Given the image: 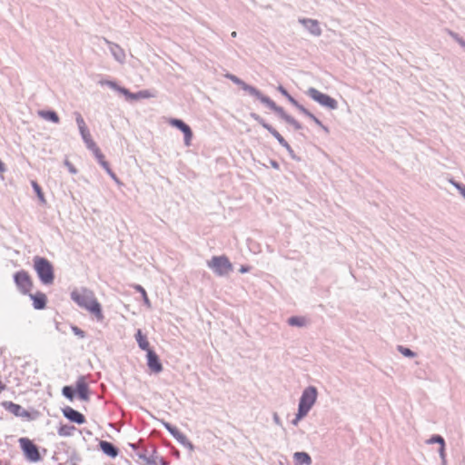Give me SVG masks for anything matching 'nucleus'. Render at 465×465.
I'll list each match as a JSON object with an SVG mask.
<instances>
[{
	"label": "nucleus",
	"mask_w": 465,
	"mask_h": 465,
	"mask_svg": "<svg viewBox=\"0 0 465 465\" xmlns=\"http://www.w3.org/2000/svg\"><path fill=\"white\" fill-rule=\"evenodd\" d=\"M104 42L108 45L109 50L114 56V58L119 62L120 64H124L125 61V53L122 47H120L118 45L110 42L107 39H104Z\"/></svg>",
	"instance_id": "dca6fc26"
},
{
	"label": "nucleus",
	"mask_w": 465,
	"mask_h": 465,
	"mask_svg": "<svg viewBox=\"0 0 465 465\" xmlns=\"http://www.w3.org/2000/svg\"><path fill=\"white\" fill-rule=\"evenodd\" d=\"M314 123L320 126L321 128H322L326 133H329V129L323 125V124L322 123L321 120H319L317 117L314 119Z\"/></svg>",
	"instance_id": "09e8293b"
},
{
	"label": "nucleus",
	"mask_w": 465,
	"mask_h": 465,
	"mask_svg": "<svg viewBox=\"0 0 465 465\" xmlns=\"http://www.w3.org/2000/svg\"><path fill=\"white\" fill-rule=\"evenodd\" d=\"M64 416L72 422L84 424L85 417L78 411L67 406L62 410Z\"/></svg>",
	"instance_id": "ddd939ff"
},
{
	"label": "nucleus",
	"mask_w": 465,
	"mask_h": 465,
	"mask_svg": "<svg viewBox=\"0 0 465 465\" xmlns=\"http://www.w3.org/2000/svg\"><path fill=\"white\" fill-rule=\"evenodd\" d=\"M131 447H132L133 449H135V445H134V444H131Z\"/></svg>",
	"instance_id": "052dcab7"
},
{
	"label": "nucleus",
	"mask_w": 465,
	"mask_h": 465,
	"mask_svg": "<svg viewBox=\"0 0 465 465\" xmlns=\"http://www.w3.org/2000/svg\"><path fill=\"white\" fill-rule=\"evenodd\" d=\"M5 389L6 385L2 381H0V393L4 391Z\"/></svg>",
	"instance_id": "6e6d98bb"
},
{
	"label": "nucleus",
	"mask_w": 465,
	"mask_h": 465,
	"mask_svg": "<svg viewBox=\"0 0 465 465\" xmlns=\"http://www.w3.org/2000/svg\"><path fill=\"white\" fill-rule=\"evenodd\" d=\"M277 90L283 95L285 96L288 101L293 105V104H296V102L297 100H295L288 92L287 90L282 86V85H279L277 87Z\"/></svg>",
	"instance_id": "7c9ffc66"
},
{
	"label": "nucleus",
	"mask_w": 465,
	"mask_h": 465,
	"mask_svg": "<svg viewBox=\"0 0 465 465\" xmlns=\"http://www.w3.org/2000/svg\"><path fill=\"white\" fill-rule=\"evenodd\" d=\"M162 424L179 443L184 440L186 435L181 432L176 427L164 420L162 421Z\"/></svg>",
	"instance_id": "aec40b11"
},
{
	"label": "nucleus",
	"mask_w": 465,
	"mask_h": 465,
	"mask_svg": "<svg viewBox=\"0 0 465 465\" xmlns=\"http://www.w3.org/2000/svg\"><path fill=\"white\" fill-rule=\"evenodd\" d=\"M231 35H232V37H236L237 33L235 31H233Z\"/></svg>",
	"instance_id": "bf43d9fd"
},
{
	"label": "nucleus",
	"mask_w": 465,
	"mask_h": 465,
	"mask_svg": "<svg viewBox=\"0 0 465 465\" xmlns=\"http://www.w3.org/2000/svg\"><path fill=\"white\" fill-rule=\"evenodd\" d=\"M75 393L78 398L84 401L89 400V388L84 376L78 378L75 383Z\"/></svg>",
	"instance_id": "4468645a"
},
{
	"label": "nucleus",
	"mask_w": 465,
	"mask_h": 465,
	"mask_svg": "<svg viewBox=\"0 0 465 465\" xmlns=\"http://www.w3.org/2000/svg\"><path fill=\"white\" fill-rule=\"evenodd\" d=\"M38 114L42 118H44L47 121H50L54 124L59 123V116L54 111H52V110L39 111Z\"/></svg>",
	"instance_id": "5701e85b"
},
{
	"label": "nucleus",
	"mask_w": 465,
	"mask_h": 465,
	"mask_svg": "<svg viewBox=\"0 0 465 465\" xmlns=\"http://www.w3.org/2000/svg\"><path fill=\"white\" fill-rule=\"evenodd\" d=\"M288 323L291 326L303 327L306 324V319L304 317L292 316L288 319Z\"/></svg>",
	"instance_id": "bb28decb"
},
{
	"label": "nucleus",
	"mask_w": 465,
	"mask_h": 465,
	"mask_svg": "<svg viewBox=\"0 0 465 465\" xmlns=\"http://www.w3.org/2000/svg\"><path fill=\"white\" fill-rule=\"evenodd\" d=\"M299 23L302 24L313 36H320L322 35V29L317 20L311 18H300Z\"/></svg>",
	"instance_id": "f8f14e48"
},
{
	"label": "nucleus",
	"mask_w": 465,
	"mask_h": 465,
	"mask_svg": "<svg viewBox=\"0 0 465 465\" xmlns=\"http://www.w3.org/2000/svg\"><path fill=\"white\" fill-rule=\"evenodd\" d=\"M79 133H80V134L82 136L83 141L91 137V134L89 132L88 127H85L84 129H80Z\"/></svg>",
	"instance_id": "79ce46f5"
},
{
	"label": "nucleus",
	"mask_w": 465,
	"mask_h": 465,
	"mask_svg": "<svg viewBox=\"0 0 465 465\" xmlns=\"http://www.w3.org/2000/svg\"><path fill=\"white\" fill-rule=\"evenodd\" d=\"M449 35L455 40L457 41L459 38H460V35L452 31H449Z\"/></svg>",
	"instance_id": "3c124183"
},
{
	"label": "nucleus",
	"mask_w": 465,
	"mask_h": 465,
	"mask_svg": "<svg viewBox=\"0 0 465 465\" xmlns=\"http://www.w3.org/2000/svg\"><path fill=\"white\" fill-rule=\"evenodd\" d=\"M64 165L71 173L75 174L77 173V169L68 160L64 161Z\"/></svg>",
	"instance_id": "c03bdc74"
},
{
	"label": "nucleus",
	"mask_w": 465,
	"mask_h": 465,
	"mask_svg": "<svg viewBox=\"0 0 465 465\" xmlns=\"http://www.w3.org/2000/svg\"><path fill=\"white\" fill-rule=\"evenodd\" d=\"M33 300V305L35 310H43L46 306V296L43 292H37L35 294H30Z\"/></svg>",
	"instance_id": "6ab92c4d"
},
{
	"label": "nucleus",
	"mask_w": 465,
	"mask_h": 465,
	"mask_svg": "<svg viewBox=\"0 0 465 465\" xmlns=\"http://www.w3.org/2000/svg\"><path fill=\"white\" fill-rule=\"evenodd\" d=\"M170 124L179 129L184 135V144L189 146L193 138V132L191 127L181 119H171Z\"/></svg>",
	"instance_id": "1a4fd4ad"
},
{
	"label": "nucleus",
	"mask_w": 465,
	"mask_h": 465,
	"mask_svg": "<svg viewBox=\"0 0 465 465\" xmlns=\"http://www.w3.org/2000/svg\"><path fill=\"white\" fill-rule=\"evenodd\" d=\"M135 289L140 292L142 294H143V302L146 305L150 306V301L147 297V293L145 290L141 285H136Z\"/></svg>",
	"instance_id": "4c0bfd02"
},
{
	"label": "nucleus",
	"mask_w": 465,
	"mask_h": 465,
	"mask_svg": "<svg viewBox=\"0 0 465 465\" xmlns=\"http://www.w3.org/2000/svg\"><path fill=\"white\" fill-rule=\"evenodd\" d=\"M121 94H124L128 100H138L155 97V94L150 90H142L137 93H131L128 89L121 90Z\"/></svg>",
	"instance_id": "2eb2a0df"
},
{
	"label": "nucleus",
	"mask_w": 465,
	"mask_h": 465,
	"mask_svg": "<svg viewBox=\"0 0 465 465\" xmlns=\"http://www.w3.org/2000/svg\"><path fill=\"white\" fill-rule=\"evenodd\" d=\"M183 447L187 448L189 450L193 451L194 450L193 444L188 440L185 436L184 440L180 443Z\"/></svg>",
	"instance_id": "a19ab883"
},
{
	"label": "nucleus",
	"mask_w": 465,
	"mask_h": 465,
	"mask_svg": "<svg viewBox=\"0 0 465 465\" xmlns=\"http://www.w3.org/2000/svg\"><path fill=\"white\" fill-rule=\"evenodd\" d=\"M3 406L6 411H8L9 412L17 417H23L27 414V412L22 408V406L12 401H5L3 402Z\"/></svg>",
	"instance_id": "a211bd4d"
},
{
	"label": "nucleus",
	"mask_w": 465,
	"mask_h": 465,
	"mask_svg": "<svg viewBox=\"0 0 465 465\" xmlns=\"http://www.w3.org/2000/svg\"><path fill=\"white\" fill-rule=\"evenodd\" d=\"M293 460L295 465H311L312 458L311 456L304 451H297L293 454Z\"/></svg>",
	"instance_id": "4be33fe9"
},
{
	"label": "nucleus",
	"mask_w": 465,
	"mask_h": 465,
	"mask_svg": "<svg viewBox=\"0 0 465 465\" xmlns=\"http://www.w3.org/2000/svg\"><path fill=\"white\" fill-rule=\"evenodd\" d=\"M284 148L287 150L289 155L292 157V159L293 160H296V161H299L300 158H298L296 156V154L294 153V151L292 149V147L290 146V144L288 143V146H284Z\"/></svg>",
	"instance_id": "a18cd8bd"
},
{
	"label": "nucleus",
	"mask_w": 465,
	"mask_h": 465,
	"mask_svg": "<svg viewBox=\"0 0 465 465\" xmlns=\"http://www.w3.org/2000/svg\"><path fill=\"white\" fill-rule=\"evenodd\" d=\"M94 154L95 158L97 159L98 163H99L101 165H102V163H103V162H106V161L104 160V154L101 153V151H100V149H99V148L97 149V152H96V151H94Z\"/></svg>",
	"instance_id": "37998d69"
},
{
	"label": "nucleus",
	"mask_w": 465,
	"mask_h": 465,
	"mask_svg": "<svg viewBox=\"0 0 465 465\" xmlns=\"http://www.w3.org/2000/svg\"><path fill=\"white\" fill-rule=\"evenodd\" d=\"M75 430V427L73 425H62L58 429V435L62 437H69L73 435V432Z\"/></svg>",
	"instance_id": "a878e982"
},
{
	"label": "nucleus",
	"mask_w": 465,
	"mask_h": 465,
	"mask_svg": "<svg viewBox=\"0 0 465 465\" xmlns=\"http://www.w3.org/2000/svg\"><path fill=\"white\" fill-rule=\"evenodd\" d=\"M135 338H136V341H137L139 347L142 350L146 351H148V350H151L149 347V342L146 340V337L142 334L141 330L137 331V332L135 334Z\"/></svg>",
	"instance_id": "b1692460"
},
{
	"label": "nucleus",
	"mask_w": 465,
	"mask_h": 465,
	"mask_svg": "<svg viewBox=\"0 0 465 465\" xmlns=\"http://www.w3.org/2000/svg\"><path fill=\"white\" fill-rule=\"evenodd\" d=\"M32 186H33L35 192L36 193L39 200L42 202H45L44 193H42V189H41L40 185L36 182H32Z\"/></svg>",
	"instance_id": "e433bc0d"
},
{
	"label": "nucleus",
	"mask_w": 465,
	"mask_h": 465,
	"mask_svg": "<svg viewBox=\"0 0 465 465\" xmlns=\"http://www.w3.org/2000/svg\"><path fill=\"white\" fill-rule=\"evenodd\" d=\"M462 48L465 47V40H463L461 37H460L457 41H456Z\"/></svg>",
	"instance_id": "5fc2aeb1"
},
{
	"label": "nucleus",
	"mask_w": 465,
	"mask_h": 465,
	"mask_svg": "<svg viewBox=\"0 0 465 465\" xmlns=\"http://www.w3.org/2000/svg\"><path fill=\"white\" fill-rule=\"evenodd\" d=\"M146 357L149 369L154 373H160L163 371V365L156 352L152 349L148 350Z\"/></svg>",
	"instance_id": "9b49d317"
},
{
	"label": "nucleus",
	"mask_w": 465,
	"mask_h": 465,
	"mask_svg": "<svg viewBox=\"0 0 465 465\" xmlns=\"http://www.w3.org/2000/svg\"><path fill=\"white\" fill-rule=\"evenodd\" d=\"M137 456L143 460L147 465H167L164 459L157 455L154 450H152L150 455H147V450L138 452Z\"/></svg>",
	"instance_id": "9d476101"
},
{
	"label": "nucleus",
	"mask_w": 465,
	"mask_h": 465,
	"mask_svg": "<svg viewBox=\"0 0 465 465\" xmlns=\"http://www.w3.org/2000/svg\"><path fill=\"white\" fill-rule=\"evenodd\" d=\"M438 452H439V455L441 460V465H446L447 460H446L445 446H440Z\"/></svg>",
	"instance_id": "58836bf2"
},
{
	"label": "nucleus",
	"mask_w": 465,
	"mask_h": 465,
	"mask_svg": "<svg viewBox=\"0 0 465 465\" xmlns=\"http://www.w3.org/2000/svg\"><path fill=\"white\" fill-rule=\"evenodd\" d=\"M397 350L405 357L413 358L416 356V353L413 351L402 345H399Z\"/></svg>",
	"instance_id": "c756f323"
},
{
	"label": "nucleus",
	"mask_w": 465,
	"mask_h": 465,
	"mask_svg": "<svg viewBox=\"0 0 465 465\" xmlns=\"http://www.w3.org/2000/svg\"><path fill=\"white\" fill-rule=\"evenodd\" d=\"M250 116L256 121L259 124H261L263 128L267 129V127L270 126L269 124H267L263 118H262L258 114L256 113H251Z\"/></svg>",
	"instance_id": "2f4dec72"
},
{
	"label": "nucleus",
	"mask_w": 465,
	"mask_h": 465,
	"mask_svg": "<svg viewBox=\"0 0 465 465\" xmlns=\"http://www.w3.org/2000/svg\"><path fill=\"white\" fill-rule=\"evenodd\" d=\"M302 114H303L304 115L308 114H309V111L303 106L301 104H299V102L297 101L296 102V104H293Z\"/></svg>",
	"instance_id": "49530a36"
},
{
	"label": "nucleus",
	"mask_w": 465,
	"mask_h": 465,
	"mask_svg": "<svg viewBox=\"0 0 465 465\" xmlns=\"http://www.w3.org/2000/svg\"><path fill=\"white\" fill-rule=\"evenodd\" d=\"M71 299L81 308L94 315L97 321L104 319L101 304L98 302L93 291L87 288L74 290L71 292Z\"/></svg>",
	"instance_id": "f257e3e1"
},
{
	"label": "nucleus",
	"mask_w": 465,
	"mask_h": 465,
	"mask_svg": "<svg viewBox=\"0 0 465 465\" xmlns=\"http://www.w3.org/2000/svg\"><path fill=\"white\" fill-rule=\"evenodd\" d=\"M307 414H302V415H300V410L298 409V412L296 413V416L295 418L292 420V423L293 425H297L299 420H302V418H304Z\"/></svg>",
	"instance_id": "de8ad7c7"
},
{
	"label": "nucleus",
	"mask_w": 465,
	"mask_h": 465,
	"mask_svg": "<svg viewBox=\"0 0 465 465\" xmlns=\"http://www.w3.org/2000/svg\"><path fill=\"white\" fill-rule=\"evenodd\" d=\"M84 143H85L86 147L92 151L93 153L94 151L97 152V149L99 148L96 143H94V141L92 139V136L88 139H85L84 140Z\"/></svg>",
	"instance_id": "f704fd0d"
},
{
	"label": "nucleus",
	"mask_w": 465,
	"mask_h": 465,
	"mask_svg": "<svg viewBox=\"0 0 465 465\" xmlns=\"http://www.w3.org/2000/svg\"><path fill=\"white\" fill-rule=\"evenodd\" d=\"M63 395L67 398L70 401H73L75 395V389H74L72 386H64L62 389Z\"/></svg>",
	"instance_id": "cd10ccee"
},
{
	"label": "nucleus",
	"mask_w": 465,
	"mask_h": 465,
	"mask_svg": "<svg viewBox=\"0 0 465 465\" xmlns=\"http://www.w3.org/2000/svg\"><path fill=\"white\" fill-rule=\"evenodd\" d=\"M271 165H272V168H274L276 170H278L280 168L279 163L276 161H274V160L271 161Z\"/></svg>",
	"instance_id": "603ef678"
},
{
	"label": "nucleus",
	"mask_w": 465,
	"mask_h": 465,
	"mask_svg": "<svg viewBox=\"0 0 465 465\" xmlns=\"http://www.w3.org/2000/svg\"><path fill=\"white\" fill-rule=\"evenodd\" d=\"M272 418H273V421H274L277 425H279V426H281V425H282V422H281L280 417H279V415H278L276 412H274V413H273Z\"/></svg>",
	"instance_id": "8fccbe9b"
},
{
	"label": "nucleus",
	"mask_w": 465,
	"mask_h": 465,
	"mask_svg": "<svg viewBox=\"0 0 465 465\" xmlns=\"http://www.w3.org/2000/svg\"><path fill=\"white\" fill-rule=\"evenodd\" d=\"M273 137L276 138V140L279 142V143L284 147V146H288V143L286 142V140L280 134V133L274 129L272 125H270L269 127H267L266 129Z\"/></svg>",
	"instance_id": "393cba45"
},
{
	"label": "nucleus",
	"mask_w": 465,
	"mask_h": 465,
	"mask_svg": "<svg viewBox=\"0 0 465 465\" xmlns=\"http://www.w3.org/2000/svg\"><path fill=\"white\" fill-rule=\"evenodd\" d=\"M305 116L309 117L310 119H312L313 122H314V119L316 118V116L312 114L310 111H309V114H306Z\"/></svg>",
	"instance_id": "13d9d810"
},
{
	"label": "nucleus",
	"mask_w": 465,
	"mask_h": 465,
	"mask_svg": "<svg viewBox=\"0 0 465 465\" xmlns=\"http://www.w3.org/2000/svg\"><path fill=\"white\" fill-rule=\"evenodd\" d=\"M208 267L220 276H227L233 269L232 262L225 255L213 256L207 262Z\"/></svg>",
	"instance_id": "20e7f679"
},
{
	"label": "nucleus",
	"mask_w": 465,
	"mask_h": 465,
	"mask_svg": "<svg viewBox=\"0 0 465 465\" xmlns=\"http://www.w3.org/2000/svg\"><path fill=\"white\" fill-rule=\"evenodd\" d=\"M427 444L438 443L440 446H445V440L442 436L435 434L426 440Z\"/></svg>",
	"instance_id": "c85d7f7f"
},
{
	"label": "nucleus",
	"mask_w": 465,
	"mask_h": 465,
	"mask_svg": "<svg viewBox=\"0 0 465 465\" xmlns=\"http://www.w3.org/2000/svg\"><path fill=\"white\" fill-rule=\"evenodd\" d=\"M14 281L19 291L24 294H26L33 285L30 275L23 270L15 273Z\"/></svg>",
	"instance_id": "6e6552de"
},
{
	"label": "nucleus",
	"mask_w": 465,
	"mask_h": 465,
	"mask_svg": "<svg viewBox=\"0 0 465 465\" xmlns=\"http://www.w3.org/2000/svg\"><path fill=\"white\" fill-rule=\"evenodd\" d=\"M102 84H106L111 89H114L121 94V90L125 89L124 87L119 86L114 81H104L101 82Z\"/></svg>",
	"instance_id": "c9c22d12"
},
{
	"label": "nucleus",
	"mask_w": 465,
	"mask_h": 465,
	"mask_svg": "<svg viewBox=\"0 0 465 465\" xmlns=\"http://www.w3.org/2000/svg\"><path fill=\"white\" fill-rule=\"evenodd\" d=\"M72 331L74 332V335H76V336H78L80 338H84L85 337L84 331H82L77 326H72Z\"/></svg>",
	"instance_id": "ea45409f"
},
{
	"label": "nucleus",
	"mask_w": 465,
	"mask_h": 465,
	"mask_svg": "<svg viewBox=\"0 0 465 465\" xmlns=\"http://www.w3.org/2000/svg\"><path fill=\"white\" fill-rule=\"evenodd\" d=\"M102 167L106 171V173L111 176L112 179H114L117 183H119V179L115 175V173L112 171V169L109 166V163L107 162L102 163Z\"/></svg>",
	"instance_id": "72a5a7b5"
},
{
	"label": "nucleus",
	"mask_w": 465,
	"mask_h": 465,
	"mask_svg": "<svg viewBox=\"0 0 465 465\" xmlns=\"http://www.w3.org/2000/svg\"><path fill=\"white\" fill-rule=\"evenodd\" d=\"M318 391L314 386L304 389L299 401L300 415L308 414L317 400Z\"/></svg>",
	"instance_id": "39448f33"
},
{
	"label": "nucleus",
	"mask_w": 465,
	"mask_h": 465,
	"mask_svg": "<svg viewBox=\"0 0 465 465\" xmlns=\"http://www.w3.org/2000/svg\"><path fill=\"white\" fill-rule=\"evenodd\" d=\"M305 116L309 117L310 119H312L313 122H314V119L316 118V116L312 114L310 111H309V114H306Z\"/></svg>",
	"instance_id": "4d7b16f0"
},
{
	"label": "nucleus",
	"mask_w": 465,
	"mask_h": 465,
	"mask_svg": "<svg viewBox=\"0 0 465 465\" xmlns=\"http://www.w3.org/2000/svg\"><path fill=\"white\" fill-rule=\"evenodd\" d=\"M307 94L315 102L319 103L321 105L334 110L338 107V103L335 99L329 96L328 94H322L318 91L316 88L311 87L307 91Z\"/></svg>",
	"instance_id": "0eeeda50"
},
{
	"label": "nucleus",
	"mask_w": 465,
	"mask_h": 465,
	"mask_svg": "<svg viewBox=\"0 0 465 465\" xmlns=\"http://www.w3.org/2000/svg\"><path fill=\"white\" fill-rule=\"evenodd\" d=\"M74 114L75 116V122H76V124H77L79 130L87 127V125L80 113L74 112Z\"/></svg>",
	"instance_id": "473e14b6"
},
{
	"label": "nucleus",
	"mask_w": 465,
	"mask_h": 465,
	"mask_svg": "<svg viewBox=\"0 0 465 465\" xmlns=\"http://www.w3.org/2000/svg\"><path fill=\"white\" fill-rule=\"evenodd\" d=\"M225 77L227 79L231 80L235 84L239 85L243 91L247 92L249 94H251V92L254 88V86L246 84L242 79H240L239 77H237L236 75H234L232 74H229L228 73V74H225Z\"/></svg>",
	"instance_id": "412c9836"
},
{
	"label": "nucleus",
	"mask_w": 465,
	"mask_h": 465,
	"mask_svg": "<svg viewBox=\"0 0 465 465\" xmlns=\"http://www.w3.org/2000/svg\"><path fill=\"white\" fill-rule=\"evenodd\" d=\"M99 447L101 450L110 458H115L119 454L118 448L109 441L101 440L99 442Z\"/></svg>",
	"instance_id": "f3484780"
},
{
	"label": "nucleus",
	"mask_w": 465,
	"mask_h": 465,
	"mask_svg": "<svg viewBox=\"0 0 465 465\" xmlns=\"http://www.w3.org/2000/svg\"><path fill=\"white\" fill-rule=\"evenodd\" d=\"M250 94L257 98L259 101H261V103L276 113L287 124L293 126L295 130H301L302 128V124L292 116L287 114L282 107L278 106L270 97L262 94L257 88L254 87Z\"/></svg>",
	"instance_id": "f03ea898"
},
{
	"label": "nucleus",
	"mask_w": 465,
	"mask_h": 465,
	"mask_svg": "<svg viewBox=\"0 0 465 465\" xmlns=\"http://www.w3.org/2000/svg\"><path fill=\"white\" fill-rule=\"evenodd\" d=\"M34 268L42 283L45 285L52 284L54 280V267L52 263L44 257H34Z\"/></svg>",
	"instance_id": "7ed1b4c3"
},
{
	"label": "nucleus",
	"mask_w": 465,
	"mask_h": 465,
	"mask_svg": "<svg viewBox=\"0 0 465 465\" xmlns=\"http://www.w3.org/2000/svg\"><path fill=\"white\" fill-rule=\"evenodd\" d=\"M249 270H250V268H249L248 266H243V265H242V266L240 268V270H239V271H240V272H241V273H245V272H249Z\"/></svg>",
	"instance_id": "864d4df0"
},
{
	"label": "nucleus",
	"mask_w": 465,
	"mask_h": 465,
	"mask_svg": "<svg viewBox=\"0 0 465 465\" xmlns=\"http://www.w3.org/2000/svg\"><path fill=\"white\" fill-rule=\"evenodd\" d=\"M18 442L25 457L28 460L37 462L42 460L38 447L31 440L28 438H20Z\"/></svg>",
	"instance_id": "423d86ee"
}]
</instances>
